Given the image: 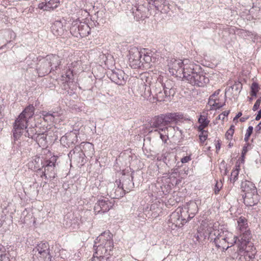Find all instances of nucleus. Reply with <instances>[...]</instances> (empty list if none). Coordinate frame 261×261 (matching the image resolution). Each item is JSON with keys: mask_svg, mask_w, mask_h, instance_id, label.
Wrapping results in <instances>:
<instances>
[{"mask_svg": "<svg viewBox=\"0 0 261 261\" xmlns=\"http://www.w3.org/2000/svg\"><path fill=\"white\" fill-rule=\"evenodd\" d=\"M163 90H167L169 94L174 95L176 92V88H174V82L170 80H166L164 82L163 81Z\"/></svg>", "mask_w": 261, "mask_h": 261, "instance_id": "obj_26", "label": "nucleus"}, {"mask_svg": "<svg viewBox=\"0 0 261 261\" xmlns=\"http://www.w3.org/2000/svg\"><path fill=\"white\" fill-rule=\"evenodd\" d=\"M115 201L108 198L102 197L98 199L94 206L95 214H103L109 211L114 206Z\"/></svg>", "mask_w": 261, "mask_h": 261, "instance_id": "obj_7", "label": "nucleus"}, {"mask_svg": "<svg viewBox=\"0 0 261 261\" xmlns=\"http://www.w3.org/2000/svg\"><path fill=\"white\" fill-rule=\"evenodd\" d=\"M164 128L162 132H165V133H168V136H174V133H175V129L173 126L171 125L166 126L164 127Z\"/></svg>", "mask_w": 261, "mask_h": 261, "instance_id": "obj_44", "label": "nucleus"}, {"mask_svg": "<svg viewBox=\"0 0 261 261\" xmlns=\"http://www.w3.org/2000/svg\"><path fill=\"white\" fill-rule=\"evenodd\" d=\"M79 147H80L81 151L82 152H83L86 158H92L94 154V146L91 143L88 142H82L79 146Z\"/></svg>", "mask_w": 261, "mask_h": 261, "instance_id": "obj_21", "label": "nucleus"}, {"mask_svg": "<svg viewBox=\"0 0 261 261\" xmlns=\"http://www.w3.org/2000/svg\"><path fill=\"white\" fill-rule=\"evenodd\" d=\"M191 66L184 79L193 86L204 87L209 82L208 78L205 76L206 73L199 65L193 62Z\"/></svg>", "mask_w": 261, "mask_h": 261, "instance_id": "obj_3", "label": "nucleus"}, {"mask_svg": "<svg viewBox=\"0 0 261 261\" xmlns=\"http://www.w3.org/2000/svg\"><path fill=\"white\" fill-rule=\"evenodd\" d=\"M257 195L246 194L243 195L244 203L247 206H252L257 203Z\"/></svg>", "mask_w": 261, "mask_h": 261, "instance_id": "obj_27", "label": "nucleus"}, {"mask_svg": "<svg viewBox=\"0 0 261 261\" xmlns=\"http://www.w3.org/2000/svg\"><path fill=\"white\" fill-rule=\"evenodd\" d=\"M162 82L163 77H159L158 78L154 85L152 86L151 92L154 93L153 96L160 93L162 90H163Z\"/></svg>", "mask_w": 261, "mask_h": 261, "instance_id": "obj_32", "label": "nucleus"}, {"mask_svg": "<svg viewBox=\"0 0 261 261\" xmlns=\"http://www.w3.org/2000/svg\"><path fill=\"white\" fill-rule=\"evenodd\" d=\"M253 126H249L247 130H246V135H247V136H249L250 137V136L251 135V134H252V132H253Z\"/></svg>", "mask_w": 261, "mask_h": 261, "instance_id": "obj_60", "label": "nucleus"}, {"mask_svg": "<svg viewBox=\"0 0 261 261\" xmlns=\"http://www.w3.org/2000/svg\"><path fill=\"white\" fill-rule=\"evenodd\" d=\"M220 92V90L218 89L216 90L210 97L209 99V102L213 106L216 107V109H220L222 108L224 105L225 102L223 104H221V103H219L218 102H217V100L215 99H214L213 97H214L215 96L218 95L219 94V93Z\"/></svg>", "mask_w": 261, "mask_h": 261, "instance_id": "obj_35", "label": "nucleus"}, {"mask_svg": "<svg viewBox=\"0 0 261 261\" xmlns=\"http://www.w3.org/2000/svg\"><path fill=\"white\" fill-rule=\"evenodd\" d=\"M167 188L166 187V186H164V188L163 187H161L162 192H163V193L165 195H166L168 193H169L170 192V190H171L170 186H169V185H167Z\"/></svg>", "mask_w": 261, "mask_h": 261, "instance_id": "obj_59", "label": "nucleus"}, {"mask_svg": "<svg viewBox=\"0 0 261 261\" xmlns=\"http://www.w3.org/2000/svg\"><path fill=\"white\" fill-rule=\"evenodd\" d=\"M238 229L240 232L249 229L247 219L241 216L237 220Z\"/></svg>", "mask_w": 261, "mask_h": 261, "instance_id": "obj_30", "label": "nucleus"}, {"mask_svg": "<svg viewBox=\"0 0 261 261\" xmlns=\"http://www.w3.org/2000/svg\"><path fill=\"white\" fill-rule=\"evenodd\" d=\"M208 131H203L201 133H200L199 135V138L200 140V142L201 144H203L204 142L206 140L208 137Z\"/></svg>", "mask_w": 261, "mask_h": 261, "instance_id": "obj_47", "label": "nucleus"}, {"mask_svg": "<svg viewBox=\"0 0 261 261\" xmlns=\"http://www.w3.org/2000/svg\"><path fill=\"white\" fill-rule=\"evenodd\" d=\"M36 175L38 176H39L42 178H44L45 179V181H44V183L46 184L47 183L48 180L47 178V177L46 175L45 171H44V169L43 168H42V166L41 168H39L36 170Z\"/></svg>", "mask_w": 261, "mask_h": 261, "instance_id": "obj_41", "label": "nucleus"}, {"mask_svg": "<svg viewBox=\"0 0 261 261\" xmlns=\"http://www.w3.org/2000/svg\"><path fill=\"white\" fill-rule=\"evenodd\" d=\"M198 122L201 125H204V126H207L209 123V120L204 116H200L198 119Z\"/></svg>", "mask_w": 261, "mask_h": 261, "instance_id": "obj_51", "label": "nucleus"}, {"mask_svg": "<svg viewBox=\"0 0 261 261\" xmlns=\"http://www.w3.org/2000/svg\"><path fill=\"white\" fill-rule=\"evenodd\" d=\"M79 27L80 28V37H84L88 36L91 31L88 24L85 22H79Z\"/></svg>", "mask_w": 261, "mask_h": 261, "instance_id": "obj_29", "label": "nucleus"}, {"mask_svg": "<svg viewBox=\"0 0 261 261\" xmlns=\"http://www.w3.org/2000/svg\"><path fill=\"white\" fill-rule=\"evenodd\" d=\"M184 210L187 212V219L189 221L193 218L197 213L198 210L197 204L195 201H191L187 203V207H185Z\"/></svg>", "mask_w": 261, "mask_h": 261, "instance_id": "obj_22", "label": "nucleus"}, {"mask_svg": "<svg viewBox=\"0 0 261 261\" xmlns=\"http://www.w3.org/2000/svg\"><path fill=\"white\" fill-rule=\"evenodd\" d=\"M59 0H50L48 2V6L53 10L59 6Z\"/></svg>", "mask_w": 261, "mask_h": 261, "instance_id": "obj_50", "label": "nucleus"}, {"mask_svg": "<svg viewBox=\"0 0 261 261\" xmlns=\"http://www.w3.org/2000/svg\"><path fill=\"white\" fill-rule=\"evenodd\" d=\"M35 58L34 57H32L31 55L27 57L25 59V62L28 64V68H32V64L31 63V61H33L34 59Z\"/></svg>", "mask_w": 261, "mask_h": 261, "instance_id": "obj_54", "label": "nucleus"}, {"mask_svg": "<svg viewBox=\"0 0 261 261\" xmlns=\"http://www.w3.org/2000/svg\"><path fill=\"white\" fill-rule=\"evenodd\" d=\"M261 129V121L257 124V125L255 128V130L257 133H260V130Z\"/></svg>", "mask_w": 261, "mask_h": 261, "instance_id": "obj_63", "label": "nucleus"}, {"mask_svg": "<svg viewBox=\"0 0 261 261\" xmlns=\"http://www.w3.org/2000/svg\"><path fill=\"white\" fill-rule=\"evenodd\" d=\"M53 34L57 36H61L64 33V29L61 21H56L51 27Z\"/></svg>", "mask_w": 261, "mask_h": 261, "instance_id": "obj_25", "label": "nucleus"}, {"mask_svg": "<svg viewBox=\"0 0 261 261\" xmlns=\"http://www.w3.org/2000/svg\"><path fill=\"white\" fill-rule=\"evenodd\" d=\"M191 160V155L190 154L189 155H187L186 156L182 158L180 160V161L181 164H185L189 162Z\"/></svg>", "mask_w": 261, "mask_h": 261, "instance_id": "obj_58", "label": "nucleus"}, {"mask_svg": "<svg viewBox=\"0 0 261 261\" xmlns=\"http://www.w3.org/2000/svg\"><path fill=\"white\" fill-rule=\"evenodd\" d=\"M171 94H169L167 90H162L160 93L154 95L153 97L158 101H163L165 100L166 98L170 97Z\"/></svg>", "mask_w": 261, "mask_h": 261, "instance_id": "obj_38", "label": "nucleus"}, {"mask_svg": "<svg viewBox=\"0 0 261 261\" xmlns=\"http://www.w3.org/2000/svg\"><path fill=\"white\" fill-rule=\"evenodd\" d=\"M160 134V138L162 140V142L165 144L167 143V140L169 139L168 136V133L165 132H158Z\"/></svg>", "mask_w": 261, "mask_h": 261, "instance_id": "obj_48", "label": "nucleus"}, {"mask_svg": "<svg viewBox=\"0 0 261 261\" xmlns=\"http://www.w3.org/2000/svg\"><path fill=\"white\" fill-rule=\"evenodd\" d=\"M148 4H138L132 8V13L134 16L135 19L137 21L141 19H144L148 17L149 9L147 7Z\"/></svg>", "mask_w": 261, "mask_h": 261, "instance_id": "obj_12", "label": "nucleus"}, {"mask_svg": "<svg viewBox=\"0 0 261 261\" xmlns=\"http://www.w3.org/2000/svg\"><path fill=\"white\" fill-rule=\"evenodd\" d=\"M226 244H228L229 246L230 247L233 246L235 244L238 245V238L237 236H233L231 237H229L228 240L226 242Z\"/></svg>", "mask_w": 261, "mask_h": 261, "instance_id": "obj_46", "label": "nucleus"}, {"mask_svg": "<svg viewBox=\"0 0 261 261\" xmlns=\"http://www.w3.org/2000/svg\"><path fill=\"white\" fill-rule=\"evenodd\" d=\"M176 156L173 153H168L164 157L163 162L169 167L172 166L176 161Z\"/></svg>", "mask_w": 261, "mask_h": 261, "instance_id": "obj_31", "label": "nucleus"}, {"mask_svg": "<svg viewBox=\"0 0 261 261\" xmlns=\"http://www.w3.org/2000/svg\"><path fill=\"white\" fill-rule=\"evenodd\" d=\"M148 4H152L157 10L161 11L167 4L166 0H149Z\"/></svg>", "mask_w": 261, "mask_h": 261, "instance_id": "obj_34", "label": "nucleus"}, {"mask_svg": "<svg viewBox=\"0 0 261 261\" xmlns=\"http://www.w3.org/2000/svg\"><path fill=\"white\" fill-rule=\"evenodd\" d=\"M230 111H225L223 112L221 114L218 115L217 118L216 120H220L221 119L222 121H224L225 118L227 117L228 114H229Z\"/></svg>", "mask_w": 261, "mask_h": 261, "instance_id": "obj_53", "label": "nucleus"}, {"mask_svg": "<svg viewBox=\"0 0 261 261\" xmlns=\"http://www.w3.org/2000/svg\"><path fill=\"white\" fill-rule=\"evenodd\" d=\"M260 119H261V109L258 112V113L255 117V120L257 121H258Z\"/></svg>", "mask_w": 261, "mask_h": 261, "instance_id": "obj_64", "label": "nucleus"}, {"mask_svg": "<svg viewBox=\"0 0 261 261\" xmlns=\"http://www.w3.org/2000/svg\"><path fill=\"white\" fill-rule=\"evenodd\" d=\"M108 75L110 80L118 85H124L126 83L127 76L122 70H111Z\"/></svg>", "mask_w": 261, "mask_h": 261, "instance_id": "obj_13", "label": "nucleus"}, {"mask_svg": "<svg viewBox=\"0 0 261 261\" xmlns=\"http://www.w3.org/2000/svg\"><path fill=\"white\" fill-rule=\"evenodd\" d=\"M0 261H10L9 257V254L6 253L5 251L1 252L0 255Z\"/></svg>", "mask_w": 261, "mask_h": 261, "instance_id": "obj_55", "label": "nucleus"}, {"mask_svg": "<svg viewBox=\"0 0 261 261\" xmlns=\"http://www.w3.org/2000/svg\"><path fill=\"white\" fill-rule=\"evenodd\" d=\"M142 49L139 50L138 48H132L129 51V57L128 59L129 65L132 68L142 69Z\"/></svg>", "mask_w": 261, "mask_h": 261, "instance_id": "obj_11", "label": "nucleus"}, {"mask_svg": "<svg viewBox=\"0 0 261 261\" xmlns=\"http://www.w3.org/2000/svg\"><path fill=\"white\" fill-rule=\"evenodd\" d=\"M193 62L188 59L184 60L171 59L168 63V66L169 72L177 77H184L186 72H189V67L191 66Z\"/></svg>", "mask_w": 261, "mask_h": 261, "instance_id": "obj_4", "label": "nucleus"}, {"mask_svg": "<svg viewBox=\"0 0 261 261\" xmlns=\"http://www.w3.org/2000/svg\"><path fill=\"white\" fill-rule=\"evenodd\" d=\"M48 112L49 113V115H51V117H52L55 120L57 119V118L59 117L62 114L60 109L59 111H58V110H56V111L51 110V111H49Z\"/></svg>", "mask_w": 261, "mask_h": 261, "instance_id": "obj_49", "label": "nucleus"}, {"mask_svg": "<svg viewBox=\"0 0 261 261\" xmlns=\"http://www.w3.org/2000/svg\"><path fill=\"white\" fill-rule=\"evenodd\" d=\"M61 246L59 244H56L55 245L52 246L51 251L54 253V258L55 257H59L60 255Z\"/></svg>", "mask_w": 261, "mask_h": 261, "instance_id": "obj_43", "label": "nucleus"}, {"mask_svg": "<svg viewBox=\"0 0 261 261\" xmlns=\"http://www.w3.org/2000/svg\"><path fill=\"white\" fill-rule=\"evenodd\" d=\"M57 160V157L56 156H51L49 159L41 160L42 168L44 169L46 176H48V180L54 179L56 177L55 167Z\"/></svg>", "mask_w": 261, "mask_h": 261, "instance_id": "obj_9", "label": "nucleus"}, {"mask_svg": "<svg viewBox=\"0 0 261 261\" xmlns=\"http://www.w3.org/2000/svg\"><path fill=\"white\" fill-rule=\"evenodd\" d=\"M240 253L244 252V255L245 256H248L249 259L254 258L255 254L256 252V249L252 245V243H249V244L246 245V247H245L244 250L239 251Z\"/></svg>", "mask_w": 261, "mask_h": 261, "instance_id": "obj_24", "label": "nucleus"}, {"mask_svg": "<svg viewBox=\"0 0 261 261\" xmlns=\"http://www.w3.org/2000/svg\"><path fill=\"white\" fill-rule=\"evenodd\" d=\"M77 141V136L75 132H70L65 134L60 139L61 145L66 148L72 147Z\"/></svg>", "mask_w": 261, "mask_h": 261, "instance_id": "obj_14", "label": "nucleus"}, {"mask_svg": "<svg viewBox=\"0 0 261 261\" xmlns=\"http://www.w3.org/2000/svg\"><path fill=\"white\" fill-rule=\"evenodd\" d=\"M42 118L40 117V118L37 120V121L35 123L39 124V125L41 123L42 119H43L45 122H54L55 121L54 119L51 117V115H49V113L46 111H42Z\"/></svg>", "mask_w": 261, "mask_h": 261, "instance_id": "obj_37", "label": "nucleus"}, {"mask_svg": "<svg viewBox=\"0 0 261 261\" xmlns=\"http://www.w3.org/2000/svg\"><path fill=\"white\" fill-rule=\"evenodd\" d=\"M34 107L30 105L19 114L13 123V128L12 130L13 140L14 144L20 140L23 135L25 137L35 140L40 147H45L47 146L46 139L47 128L39 126V124L35 123L29 126L28 124L29 120L33 118L34 114Z\"/></svg>", "mask_w": 261, "mask_h": 261, "instance_id": "obj_1", "label": "nucleus"}, {"mask_svg": "<svg viewBox=\"0 0 261 261\" xmlns=\"http://www.w3.org/2000/svg\"><path fill=\"white\" fill-rule=\"evenodd\" d=\"M239 171L238 169H236L234 170H232L231 173L230 177V181L234 183L238 178Z\"/></svg>", "mask_w": 261, "mask_h": 261, "instance_id": "obj_45", "label": "nucleus"}, {"mask_svg": "<svg viewBox=\"0 0 261 261\" xmlns=\"http://www.w3.org/2000/svg\"><path fill=\"white\" fill-rule=\"evenodd\" d=\"M258 84L256 82H253L251 86V92L250 94L252 96L256 97L257 93L259 91Z\"/></svg>", "mask_w": 261, "mask_h": 261, "instance_id": "obj_42", "label": "nucleus"}, {"mask_svg": "<svg viewBox=\"0 0 261 261\" xmlns=\"http://www.w3.org/2000/svg\"><path fill=\"white\" fill-rule=\"evenodd\" d=\"M133 176L131 175L122 181V185L121 186L123 189L125 188L127 190L130 191L134 188V184L133 182Z\"/></svg>", "mask_w": 261, "mask_h": 261, "instance_id": "obj_36", "label": "nucleus"}, {"mask_svg": "<svg viewBox=\"0 0 261 261\" xmlns=\"http://www.w3.org/2000/svg\"><path fill=\"white\" fill-rule=\"evenodd\" d=\"M95 252L93 256L95 257H98L99 259L103 260V258L107 259V261H111V256L113 255V251H109V249L103 247L102 249H99V246L95 244L93 246Z\"/></svg>", "mask_w": 261, "mask_h": 261, "instance_id": "obj_16", "label": "nucleus"}, {"mask_svg": "<svg viewBox=\"0 0 261 261\" xmlns=\"http://www.w3.org/2000/svg\"><path fill=\"white\" fill-rule=\"evenodd\" d=\"M166 125L168 126L172 122L183 118V115L180 113H168L162 114Z\"/></svg>", "mask_w": 261, "mask_h": 261, "instance_id": "obj_23", "label": "nucleus"}, {"mask_svg": "<svg viewBox=\"0 0 261 261\" xmlns=\"http://www.w3.org/2000/svg\"><path fill=\"white\" fill-rule=\"evenodd\" d=\"M150 126L152 128H156L155 132H162L164 127L166 126L162 114L155 116L150 123Z\"/></svg>", "mask_w": 261, "mask_h": 261, "instance_id": "obj_20", "label": "nucleus"}, {"mask_svg": "<svg viewBox=\"0 0 261 261\" xmlns=\"http://www.w3.org/2000/svg\"><path fill=\"white\" fill-rule=\"evenodd\" d=\"M142 69L146 70L153 66L156 62V56L150 50L146 48L142 49Z\"/></svg>", "mask_w": 261, "mask_h": 261, "instance_id": "obj_10", "label": "nucleus"}, {"mask_svg": "<svg viewBox=\"0 0 261 261\" xmlns=\"http://www.w3.org/2000/svg\"><path fill=\"white\" fill-rule=\"evenodd\" d=\"M68 155L71 161L76 162L81 165H83L85 163L86 156L84 154H83V152H82L80 147H79V146H75L74 149L71 150Z\"/></svg>", "mask_w": 261, "mask_h": 261, "instance_id": "obj_15", "label": "nucleus"}, {"mask_svg": "<svg viewBox=\"0 0 261 261\" xmlns=\"http://www.w3.org/2000/svg\"><path fill=\"white\" fill-rule=\"evenodd\" d=\"M241 188L245 195H257V189L255 185L251 181L245 180L242 181Z\"/></svg>", "mask_w": 261, "mask_h": 261, "instance_id": "obj_18", "label": "nucleus"}, {"mask_svg": "<svg viewBox=\"0 0 261 261\" xmlns=\"http://www.w3.org/2000/svg\"><path fill=\"white\" fill-rule=\"evenodd\" d=\"M240 239H238V251L244 250L246 245L249 244L250 240L251 238V233L250 230H246L240 232Z\"/></svg>", "mask_w": 261, "mask_h": 261, "instance_id": "obj_17", "label": "nucleus"}, {"mask_svg": "<svg viewBox=\"0 0 261 261\" xmlns=\"http://www.w3.org/2000/svg\"><path fill=\"white\" fill-rule=\"evenodd\" d=\"M79 22L76 21L72 23L70 27V32L72 36L75 37H80V28L79 27Z\"/></svg>", "mask_w": 261, "mask_h": 261, "instance_id": "obj_39", "label": "nucleus"}, {"mask_svg": "<svg viewBox=\"0 0 261 261\" xmlns=\"http://www.w3.org/2000/svg\"><path fill=\"white\" fill-rule=\"evenodd\" d=\"M206 127V126H204V125H203L199 124V125L198 127V130L199 132L200 133H201L202 132H203V131H206L205 130H204V128Z\"/></svg>", "mask_w": 261, "mask_h": 261, "instance_id": "obj_62", "label": "nucleus"}, {"mask_svg": "<svg viewBox=\"0 0 261 261\" xmlns=\"http://www.w3.org/2000/svg\"><path fill=\"white\" fill-rule=\"evenodd\" d=\"M187 216V212L184 210L183 208H177L170 215L168 220L169 226L172 229L182 227L188 221Z\"/></svg>", "mask_w": 261, "mask_h": 261, "instance_id": "obj_6", "label": "nucleus"}, {"mask_svg": "<svg viewBox=\"0 0 261 261\" xmlns=\"http://www.w3.org/2000/svg\"><path fill=\"white\" fill-rule=\"evenodd\" d=\"M33 261H51L54 253L51 251L50 246L46 242H41L33 249Z\"/></svg>", "mask_w": 261, "mask_h": 261, "instance_id": "obj_5", "label": "nucleus"}, {"mask_svg": "<svg viewBox=\"0 0 261 261\" xmlns=\"http://www.w3.org/2000/svg\"><path fill=\"white\" fill-rule=\"evenodd\" d=\"M36 61V70L41 77L48 74L52 70H57L60 65L59 57L53 54L48 55L45 57L39 56Z\"/></svg>", "mask_w": 261, "mask_h": 261, "instance_id": "obj_2", "label": "nucleus"}, {"mask_svg": "<svg viewBox=\"0 0 261 261\" xmlns=\"http://www.w3.org/2000/svg\"><path fill=\"white\" fill-rule=\"evenodd\" d=\"M208 231V240L210 241V242H213L214 244L216 242V239L219 237L221 230H215L212 229V228H210V229H207Z\"/></svg>", "mask_w": 261, "mask_h": 261, "instance_id": "obj_33", "label": "nucleus"}, {"mask_svg": "<svg viewBox=\"0 0 261 261\" xmlns=\"http://www.w3.org/2000/svg\"><path fill=\"white\" fill-rule=\"evenodd\" d=\"M175 129V133L178 132L181 136V138L182 139L184 137V136L182 135V131L178 127L173 126Z\"/></svg>", "mask_w": 261, "mask_h": 261, "instance_id": "obj_61", "label": "nucleus"}, {"mask_svg": "<svg viewBox=\"0 0 261 261\" xmlns=\"http://www.w3.org/2000/svg\"><path fill=\"white\" fill-rule=\"evenodd\" d=\"M94 244L99 246L100 249L104 247L109 249V251H113L114 242L110 231H105L102 233L96 238Z\"/></svg>", "mask_w": 261, "mask_h": 261, "instance_id": "obj_8", "label": "nucleus"}, {"mask_svg": "<svg viewBox=\"0 0 261 261\" xmlns=\"http://www.w3.org/2000/svg\"><path fill=\"white\" fill-rule=\"evenodd\" d=\"M234 126L233 125H231L229 129L226 132V136L227 139H231L234 131Z\"/></svg>", "mask_w": 261, "mask_h": 261, "instance_id": "obj_52", "label": "nucleus"}, {"mask_svg": "<svg viewBox=\"0 0 261 261\" xmlns=\"http://www.w3.org/2000/svg\"><path fill=\"white\" fill-rule=\"evenodd\" d=\"M73 76L72 71L70 69H67L65 73L62 75V81L63 83H68L72 79Z\"/></svg>", "mask_w": 261, "mask_h": 261, "instance_id": "obj_40", "label": "nucleus"}, {"mask_svg": "<svg viewBox=\"0 0 261 261\" xmlns=\"http://www.w3.org/2000/svg\"><path fill=\"white\" fill-rule=\"evenodd\" d=\"M125 190L123 189V188L121 186V182L120 181V185L115 189H113L112 192H110V197L113 199H119L120 197H122L124 195Z\"/></svg>", "mask_w": 261, "mask_h": 261, "instance_id": "obj_28", "label": "nucleus"}, {"mask_svg": "<svg viewBox=\"0 0 261 261\" xmlns=\"http://www.w3.org/2000/svg\"><path fill=\"white\" fill-rule=\"evenodd\" d=\"M222 182H219L218 181H217L216 184H215V188H214V192L215 193V194H218V193L219 192L220 189L222 188Z\"/></svg>", "mask_w": 261, "mask_h": 261, "instance_id": "obj_56", "label": "nucleus"}, {"mask_svg": "<svg viewBox=\"0 0 261 261\" xmlns=\"http://www.w3.org/2000/svg\"><path fill=\"white\" fill-rule=\"evenodd\" d=\"M233 237V234L227 230H221L220 234L218 238L216 239V242L215 243L216 247L220 248L221 246H224L226 244L227 240L229 237Z\"/></svg>", "mask_w": 261, "mask_h": 261, "instance_id": "obj_19", "label": "nucleus"}, {"mask_svg": "<svg viewBox=\"0 0 261 261\" xmlns=\"http://www.w3.org/2000/svg\"><path fill=\"white\" fill-rule=\"evenodd\" d=\"M260 102H261V97H260L255 102V103L253 107V108H252V110L253 111H255L258 109V108H259Z\"/></svg>", "mask_w": 261, "mask_h": 261, "instance_id": "obj_57", "label": "nucleus"}]
</instances>
